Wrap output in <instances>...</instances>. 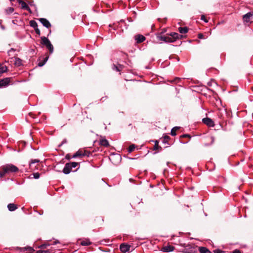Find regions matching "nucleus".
<instances>
[{
  "label": "nucleus",
  "mask_w": 253,
  "mask_h": 253,
  "mask_svg": "<svg viewBox=\"0 0 253 253\" xmlns=\"http://www.w3.org/2000/svg\"><path fill=\"white\" fill-rule=\"evenodd\" d=\"M1 170H4L7 173L16 172L19 170L18 168L15 166L9 164L1 166Z\"/></svg>",
  "instance_id": "nucleus-1"
},
{
  "label": "nucleus",
  "mask_w": 253,
  "mask_h": 253,
  "mask_svg": "<svg viewBox=\"0 0 253 253\" xmlns=\"http://www.w3.org/2000/svg\"><path fill=\"white\" fill-rule=\"evenodd\" d=\"M41 39V43L46 47L49 50L50 53H52L53 52V46L50 41L45 37H42Z\"/></svg>",
  "instance_id": "nucleus-2"
},
{
  "label": "nucleus",
  "mask_w": 253,
  "mask_h": 253,
  "mask_svg": "<svg viewBox=\"0 0 253 253\" xmlns=\"http://www.w3.org/2000/svg\"><path fill=\"white\" fill-rule=\"evenodd\" d=\"M156 38L159 41L164 42H173V41L169 38L168 36H165L162 35V33H158L156 35Z\"/></svg>",
  "instance_id": "nucleus-3"
},
{
  "label": "nucleus",
  "mask_w": 253,
  "mask_h": 253,
  "mask_svg": "<svg viewBox=\"0 0 253 253\" xmlns=\"http://www.w3.org/2000/svg\"><path fill=\"white\" fill-rule=\"evenodd\" d=\"M11 81L10 78H5L0 80V88L7 86Z\"/></svg>",
  "instance_id": "nucleus-4"
},
{
  "label": "nucleus",
  "mask_w": 253,
  "mask_h": 253,
  "mask_svg": "<svg viewBox=\"0 0 253 253\" xmlns=\"http://www.w3.org/2000/svg\"><path fill=\"white\" fill-rule=\"evenodd\" d=\"M203 122L207 125L208 126L213 127L214 126V124L212 119L209 118H205L202 119Z\"/></svg>",
  "instance_id": "nucleus-5"
},
{
  "label": "nucleus",
  "mask_w": 253,
  "mask_h": 253,
  "mask_svg": "<svg viewBox=\"0 0 253 253\" xmlns=\"http://www.w3.org/2000/svg\"><path fill=\"white\" fill-rule=\"evenodd\" d=\"M41 23L43 25V26L47 28H49L51 27V24L45 18H41L39 19Z\"/></svg>",
  "instance_id": "nucleus-6"
},
{
  "label": "nucleus",
  "mask_w": 253,
  "mask_h": 253,
  "mask_svg": "<svg viewBox=\"0 0 253 253\" xmlns=\"http://www.w3.org/2000/svg\"><path fill=\"white\" fill-rule=\"evenodd\" d=\"M145 39V37L142 35H137L135 36V40L138 43L142 42Z\"/></svg>",
  "instance_id": "nucleus-7"
},
{
  "label": "nucleus",
  "mask_w": 253,
  "mask_h": 253,
  "mask_svg": "<svg viewBox=\"0 0 253 253\" xmlns=\"http://www.w3.org/2000/svg\"><path fill=\"white\" fill-rule=\"evenodd\" d=\"M130 246L125 244H122L120 245V248L121 251L122 252L126 253L128 251H129L130 249Z\"/></svg>",
  "instance_id": "nucleus-8"
},
{
  "label": "nucleus",
  "mask_w": 253,
  "mask_h": 253,
  "mask_svg": "<svg viewBox=\"0 0 253 253\" xmlns=\"http://www.w3.org/2000/svg\"><path fill=\"white\" fill-rule=\"evenodd\" d=\"M253 16V12H249L243 16V20L246 22H249L250 18Z\"/></svg>",
  "instance_id": "nucleus-9"
},
{
  "label": "nucleus",
  "mask_w": 253,
  "mask_h": 253,
  "mask_svg": "<svg viewBox=\"0 0 253 253\" xmlns=\"http://www.w3.org/2000/svg\"><path fill=\"white\" fill-rule=\"evenodd\" d=\"M174 247L170 245H167L166 246H164L162 249V251L164 252H170L174 250Z\"/></svg>",
  "instance_id": "nucleus-10"
},
{
  "label": "nucleus",
  "mask_w": 253,
  "mask_h": 253,
  "mask_svg": "<svg viewBox=\"0 0 253 253\" xmlns=\"http://www.w3.org/2000/svg\"><path fill=\"white\" fill-rule=\"evenodd\" d=\"M72 169L71 167L69 165L68 163L66 164L65 167L63 169V172L64 173L66 174H68L70 173V172L71 171Z\"/></svg>",
  "instance_id": "nucleus-11"
},
{
  "label": "nucleus",
  "mask_w": 253,
  "mask_h": 253,
  "mask_svg": "<svg viewBox=\"0 0 253 253\" xmlns=\"http://www.w3.org/2000/svg\"><path fill=\"white\" fill-rule=\"evenodd\" d=\"M180 36L181 37L178 33H171L168 37L170 38V39L173 41V42H174L176 39H178Z\"/></svg>",
  "instance_id": "nucleus-12"
},
{
  "label": "nucleus",
  "mask_w": 253,
  "mask_h": 253,
  "mask_svg": "<svg viewBox=\"0 0 253 253\" xmlns=\"http://www.w3.org/2000/svg\"><path fill=\"white\" fill-rule=\"evenodd\" d=\"M83 150L80 149L76 152L73 156V158H75L77 157H84Z\"/></svg>",
  "instance_id": "nucleus-13"
},
{
  "label": "nucleus",
  "mask_w": 253,
  "mask_h": 253,
  "mask_svg": "<svg viewBox=\"0 0 253 253\" xmlns=\"http://www.w3.org/2000/svg\"><path fill=\"white\" fill-rule=\"evenodd\" d=\"M7 208L9 211H13L17 209V207L14 204L10 203L7 205Z\"/></svg>",
  "instance_id": "nucleus-14"
},
{
  "label": "nucleus",
  "mask_w": 253,
  "mask_h": 253,
  "mask_svg": "<svg viewBox=\"0 0 253 253\" xmlns=\"http://www.w3.org/2000/svg\"><path fill=\"white\" fill-rule=\"evenodd\" d=\"M14 64L16 66H20L22 65V60L19 58L16 57L14 59Z\"/></svg>",
  "instance_id": "nucleus-15"
},
{
  "label": "nucleus",
  "mask_w": 253,
  "mask_h": 253,
  "mask_svg": "<svg viewBox=\"0 0 253 253\" xmlns=\"http://www.w3.org/2000/svg\"><path fill=\"white\" fill-rule=\"evenodd\" d=\"M99 144L103 146L107 147L109 145V142L106 139H101L100 140Z\"/></svg>",
  "instance_id": "nucleus-16"
},
{
  "label": "nucleus",
  "mask_w": 253,
  "mask_h": 253,
  "mask_svg": "<svg viewBox=\"0 0 253 253\" xmlns=\"http://www.w3.org/2000/svg\"><path fill=\"white\" fill-rule=\"evenodd\" d=\"M21 8L22 9H24L29 12H31V9L30 7L28 6V5L26 4V3L24 1L22 2V3L21 4Z\"/></svg>",
  "instance_id": "nucleus-17"
},
{
  "label": "nucleus",
  "mask_w": 253,
  "mask_h": 253,
  "mask_svg": "<svg viewBox=\"0 0 253 253\" xmlns=\"http://www.w3.org/2000/svg\"><path fill=\"white\" fill-rule=\"evenodd\" d=\"M200 253H211L207 248L205 247H200L199 248Z\"/></svg>",
  "instance_id": "nucleus-18"
},
{
  "label": "nucleus",
  "mask_w": 253,
  "mask_h": 253,
  "mask_svg": "<svg viewBox=\"0 0 253 253\" xmlns=\"http://www.w3.org/2000/svg\"><path fill=\"white\" fill-rule=\"evenodd\" d=\"M179 32L181 34H185L188 32V29L186 27H179Z\"/></svg>",
  "instance_id": "nucleus-19"
},
{
  "label": "nucleus",
  "mask_w": 253,
  "mask_h": 253,
  "mask_svg": "<svg viewBox=\"0 0 253 253\" xmlns=\"http://www.w3.org/2000/svg\"><path fill=\"white\" fill-rule=\"evenodd\" d=\"M7 71V67L6 66H2L0 64V74L6 72Z\"/></svg>",
  "instance_id": "nucleus-20"
},
{
  "label": "nucleus",
  "mask_w": 253,
  "mask_h": 253,
  "mask_svg": "<svg viewBox=\"0 0 253 253\" xmlns=\"http://www.w3.org/2000/svg\"><path fill=\"white\" fill-rule=\"evenodd\" d=\"M179 128V127L178 126H175L173 127L170 132V134L172 136H175L176 135V131Z\"/></svg>",
  "instance_id": "nucleus-21"
},
{
  "label": "nucleus",
  "mask_w": 253,
  "mask_h": 253,
  "mask_svg": "<svg viewBox=\"0 0 253 253\" xmlns=\"http://www.w3.org/2000/svg\"><path fill=\"white\" fill-rule=\"evenodd\" d=\"M48 56H46L45 57L44 59H43V61H40L38 63V66H40V67H42L45 64V63L46 62V61L48 60Z\"/></svg>",
  "instance_id": "nucleus-22"
},
{
  "label": "nucleus",
  "mask_w": 253,
  "mask_h": 253,
  "mask_svg": "<svg viewBox=\"0 0 253 253\" xmlns=\"http://www.w3.org/2000/svg\"><path fill=\"white\" fill-rule=\"evenodd\" d=\"M181 80V78L176 77L173 80L169 81V82L172 84H178Z\"/></svg>",
  "instance_id": "nucleus-23"
},
{
  "label": "nucleus",
  "mask_w": 253,
  "mask_h": 253,
  "mask_svg": "<svg viewBox=\"0 0 253 253\" xmlns=\"http://www.w3.org/2000/svg\"><path fill=\"white\" fill-rule=\"evenodd\" d=\"M30 26L34 29L38 28V24L34 20H31L30 22Z\"/></svg>",
  "instance_id": "nucleus-24"
},
{
  "label": "nucleus",
  "mask_w": 253,
  "mask_h": 253,
  "mask_svg": "<svg viewBox=\"0 0 253 253\" xmlns=\"http://www.w3.org/2000/svg\"><path fill=\"white\" fill-rule=\"evenodd\" d=\"M155 142L154 150H158L159 149H162V148L159 146L158 140L153 141Z\"/></svg>",
  "instance_id": "nucleus-25"
},
{
  "label": "nucleus",
  "mask_w": 253,
  "mask_h": 253,
  "mask_svg": "<svg viewBox=\"0 0 253 253\" xmlns=\"http://www.w3.org/2000/svg\"><path fill=\"white\" fill-rule=\"evenodd\" d=\"M81 244L82 246H88L91 244V242L88 240H85L82 241L81 242Z\"/></svg>",
  "instance_id": "nucleus-26"
},
{
  "label": "nucleus",
  "mask_w": 253,
  "mask_h": 253,
  "mask_svg": "<svg viewBox=\"0 0 253 253\" xmlns=\"http://www.w3.org/2000/svg\"><path fill=\"white\" fill-rule=\"evenodd\" d=\"M39 162H40V160L38 159H32L31 160V162L29 164L30 167L31 168L32 167V165L34 164L37 163H39Z\"/></svg>",
  "instance_id": "nucleus-27"
},
{
  "label": "nucleus",
  "mask_w": 253,
  "mask_h": 253,
  "mask_svg": "<svg viewBox=\"0 0 253 253\" xmlns=\"http://www.w3.org/2000/svg\"><path fill=\"white\" fill-rule=\"evenodd\" d=\"M14 11V8L12 7H8L5 10L7 14H10Z\"/></svg>",
  "instance_id": "nucleus-28"
},
{
  "label": "nucleus",
  "mask_w": 253,
  "mask_h": 253,
  "mask_svg": "<svg viewBox=\"0 0 253 253\" xmlns=\"http://www.w3.org/2000/svg\"><path fill=\"white\" fill-rule=\"evenodd\" d=\"M68 164L71 167V169H72L73 168H76L79 164V163H78L77 162H71V163H69Z\"/></svg>",
  "instance_id": "nucleus-29"
},
{
  "label": "nucleus",
  "mask_w": 253,
  "mask_h": 253,
  "mask_svg": "<svg viewBox=\"0 0 253 253\" xmlns=\"http://www.w3.org/2000/svg\"><path fill=\"white\" fill-rule=\"evenodd\" d=\"M135 149V145L134 144H132L131 145L129 146V147H128V151L129 153H130L131 152H132Z\"/></svg>",
  "instance_id": "nucleus-30"
},
{
  "label": "nucleus",
  "mask_w": 253,
  "mask_h": 253,
  "mask_svg": "<svg viewBox=\"0 0 253 253\" xmlns=\"http://www.w3.org/2000/svg\"><path fill=\"white\" fill-rule=\"evenodd\" d=\"M83 152L84 156L89 157L91 154L90 152L85 150H83Z\"/></svg>",
  "instance_id": "nucleus-31"
},
{
  "label": "nucleus",
  "mask_w": 253,
  "mask_h": 253,
  "mask_svg": "<svg viewBox=\"0 0 253 253\" xmlns=\"http://www.w3.org/2000/svg\"><path fill=\"white\" fill-rule=\"evenodd\" d=\"M7 173L5 172L4 170H1V167L0 168V177H2L5 175Z\"/></svg>",
  "instance_id": "nucleus-32"
},
{
  "label": "nucleus",
  "mask_w": 253,
  "mask_h": 253,
  "mask_svg": "<svg viewBox=\"0 0 253 253\" xmlns=\"http://www.w3.org/2000/svg\"><path fill=\"white\" fill-rule=\"evenodd\" d=\"M112 69H113V70H116L117 72H119L121 70L120 69L119 67H118L117 66L115 65V64H113V67H112Z\"/></svg>",
  "instance_id": "nucleus-33"
},
{
  "label": "nucleus",
  "mask_w": 253,
  "mask_h": 253,
  "mask_svg": "<svg viewBox=\"0 0 253 253\" xmlns=\"http://www.w3.org/2000/svg\"><path fill=\"white\" fill-rule=\"evenodd\" d=\"M201 19L205 21L206 23L208 22V20L206 19L205 16L204 15H201Z\"/></svg>",
  "instance_id": "nucleus-34"
},
{
  "label": "nucleus",
  "mask_w": 253,
  "mask_h": 253,
  "mask_svg": "<svg viewBox=\"0 0 253 253\" xmlns=\"http://www.w3.org/2000/svg\"><path fill=\"white\" fill-rule=\"evenodd\" d=\"M33 175L35 179H38L40 177V174L38 172L33 173Z\"/></svg>",
  "instance_id": "nucleus-35"
},
{
  "label": "nucleus",
  "mask_w": 253,
  "mask_h": 253,
  "mask_svg": "<svg viewBox=\"0 0 253 253\" xmlns=\"http://www.w3.org/2000/svg\"><path fill=\"white\" fill-rule=\"evenodd\" d=\"M214 253H225L224 252L222 251H221L220 250H218V249L214 250Z\"/></svg>",
  "instance_id": "nucleus-36"
},
{
  "label": "nucleus",
  "mask_w": 253,
  "mask_h": 253,
  "mask_svg": "<svg viewBox=\"0 0 253 253\" xmlns=\"http://www.w3.org/2000/svg\"><path fill=\"white\" fill-rule=\"evenodd\" d=\"M35 32L37 34V35H40L41 34V32H40V30L38 28H35Z\"/></svg>",
  "instance_id": "nucleus-37"
},
{
  "label": "nucleus",
  "mask_w": 253,
  "mask_h": 253,
  "mask_svg": "<svg viewBox=\"0 0 253 253\" xmlns=\"http://www.w3.org/2000/svg\"><path fill=\"white\" fill-rule=\"evenodd\" d=\"M114 156H116V158H117V159H118L119 160H121V156H120L119 155H114Z\"/></svg>",
  "instance_id": "nucleus-38"
},
{
  "label": "nucleus",
  "mask_w": 253,
  "mask_h": 253,
  "mask_svg": "<svg viewBox=\"0 0 253 253\" xmlns=\"http://www.w3.org/2000/svg\"><path fill=\"white\" fill-rule=\"evenodd\" d=\"M198 38H199V39H202V38H203V34H199L198 35Z\"/></svg>",
  "instance_id": "nucleus-39"
},
{
  "label": "nucleus",
  "mask_w": 253,
  "mask_h": 253,
  "mask_svg": "<svg viewBox=\"0 0 253 253\" xmlns=\"http://www.w3.org/2000/svg\"><path fill=\"white\" fill-rule=\"evenodd\" d=\"M233 253H241L239 250H236L233 252Z\"/></svg>",
  "instance_id": "nucleus-40"
},
{
  "label": "nucleus",
  "mask_w": 253,
  "mask_h": 253,
  "mask_svg": "<svg viewBox=\"0 0 253 253\" xmlns=\"http://www.w3.org/2000/svg\"><path fill=\"white\" fill-rule=\"evenodd\" d=\"M17 0V2L19 3V4H21L22 3V2H23V1L22 0Z\"/></svg>",
  "instance_id": "nucleus-41"
},
{
  "label": "nucleus",
  "mask_w": 253,
  "mask_h": 253,
  "mask_svg": "<svg viewBox=\"0 0 253 253\" xmlns=\"http://www.w3.org/2000/svg\"><path fill=\"white\" fill-rule=\"evenodd\" d=\"M182 136L183 137H189V135H188V134H184Z\"/></svg>",
  "instance_id": "nucleus-42"
},
{
  "label": "nucleus",
  "mask_w": 253,
  "mask_h": 253,
  "mask_svg": "<svg viewBox=\"0 0 253 253\" xmlns=\"http://www.w3.org/2000/svg\"><path fill=\"white\" fill-rule=\"evenodd\" d=\"M211 139L212 143H213L214 141V137L213 136H212V137H211Z\"/></svg>",
  "instance_id": "nucleus-43"
},
{
  "label": "nucleus",
  "mask_w": 253,
  "mask_h": 253,
  "mask_svg": "<svg viewBox=\"0 0 253 253\" xmlns=\"http://www.w3.org/2000/svg\"><path fill=\"white\" fill-rule=\"evenodd\" d=\"M48 252V251H43L42 253H47Z\"/></svg>",
  "instance_id": "nucleus-44"
},
{
  "label": "nucleus",
  "mask_w": 253,
  "mask_h": 253,
  "mask_svg": "<svg viewBox=\"0 0 253 253\" xmlns=\"http://www.w3.org/2000/svg\"><path fill=\"white\" fill-rule=\"evenodd\" d=\"M166 31V30H165V29H164V30H163V31H162V32H161L160 33H162V34L164 33Z\"/></svg>",
  "instance_id": "nucleus-45"
},
{
  "label": "nucleus",
  "mask_w": 253,
  "mask_h": 253,
  "mask_svg": "<svg viewBox=\"0 0 253 253\" xmlns=\"http://www.w3.org/2000/svg\"><path fill=\"white\" fill-rule=\"evenodd\" d=\"M58 243V241H54V242H53V245H55V244H57V243Z\"/></svg>",
  "instance_id": "nucleus-46"
},
{
  "label": "nucleus",
  "mask_w": 253,
  "mask_h": 253,
  "mask_svg": "<svg viewBox=\"0 0 253 253\" xmlns=\"http://www.w3.org/2000/svg\"><path fill=\"white\" fill-rule=\"evenodd\" d=\"M169 137L168 136H167L165 137V139H169Z\"/></svg>",
  "instance_id": "nucleus-47"
},
{
  "label": "nucleus",
  "mask_w": 253,
  "mask_h": 253,
  "mask_svg": "<svg viewBox=\"0 0 253 253\" xmlns=\"http://www.w3.org/2000/svg\"><path fill=\"white\" fill-rule=\"evenodd\" d=\"M29 249L30 251H32L33 250L32 248H31V247H30Z\"/></svg>",
  "instance_id": "nucleus-48"
},
{
  "label": "nucleus",
  "mask_w": 253,
  "mask_h": 253,
  "mask_svg": "<svg viewBox=\"0 0 253 253\" xmlns=\"http://www.w3.org/2000/svg\"><path fill=\"white\" fill-rule=\"evenodd\" d=\"M11 50L14 51V49L13 48H11V49L9 50V52H10Z\"/></svg>",
  "instance_id": "nucleus-49"
},
{
  "label": "nucleus",
  "mask_w": 253,
  "mask_h": 253,
  "mask_svg": "<svg viewBox=\"0 0 253 253\" xmlns=\"http://www.w3.org/2000/svg\"><path fill=\"white\" fill-rule=\"evenodd\" d=\"M10 1H14L15 0H9Z\"/></svg>",
  "instance_id": "nucleus-50"
}]
</instances>
